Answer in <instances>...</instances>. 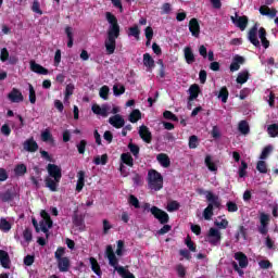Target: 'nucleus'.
Here are the masks:
<instances>
[{
  "label": "nucleus",
  "instance_id": "obj_48",
  "mask_svg": "<svg viewBox=\"0 0 278 278\" xmlns=\"http://www.w3.org/2000/svg\"><path fill=\"white\" fill-rule=\"evenodd\" d=\"M128 36H132L134 38H136V40H140V28L138 27V25L129 28Z\"/></svg>",
  "mask_w": 278,
  "mask_h": 278
},
{
  "label": "nucleus",
  "instance_id": "obj_63",
  "mask_svg": "<svg viewBox=\"0 0 278 278\" xmlns=\"http://www.w3.org/2000/svg\"><path fill=\"white\" fill-rule=\"evenodd\" d=\"M176 273L180 278L186 277V267L182 264L176 265Z\"/></svg>",
  "mask_w": 278,
  "mask_h": 278
},
{
  "label": "nucleus",
  "instance_id": "obj_39",
  "mask_svg": "<svg viewBox=\"0 0 278 278\" xmlns=\"http://www.w3.org/2000/svg\"><path fill=\"white\" fill-rule=\"evenodd\" d=\"M14 173L17 175V177H23V175L27 173V166L25 164H18L15 166Z\"/></svg>",
  "mask_w": 278,
  "mask_h": 278
},
{
  "label": "nucleus",
  "instance_id": "obj_27",
  "mask_svg": "<svg viewBox=\"0 0 278 278\" xmlns=\"http://www.w3.org/2000/svg\"><path fill=\"white\" fill-rule=\"evenodd\" d=\"M46 188H49L51 192H58V186L60 185V181H56L55 178L46 177Z\"/></svg>",
  "mask_w": 278,
  "mask_h": 278
},
{
  "label": "nucleus",
  "instance_id": "obj_11",
  "mask_svg": "<svg viewBox=\"0 0 278 278\" xmlns=\"http://www.w3.org/2000/svg\"><path fill=\"white\" fill-rule=\"evenodd\" d=\"M189 31L191 33V36L199 38L201 34V25L199 24V20H197V17L189 21Z\"/></svg>",
  "mask_w": 278,
  "mask_h": 278
},
{
  "label": "nucleus",
  "instance_id": "obj_16",
  "mask_svg": "<svg viewBox=\"0 0 278 278\" xmlns=\"http://www.w3.org/2000/svg\"><path fill=\"white\" fill-rule=\"evenodd\" d=\"M244 56H241L239 54L235 55L230 64V73H236V71H240V66L244 64Z\"/></svg>",
  "mask_w": 278,
  "mask_h": 278
},
{
  "label": "nucleus",
  "instance_id": "obj_45",
  "mask_svg": "<svg viewBox=\"0 0 278 278\" xmlns=\"http://www.w3.org/2000/svg\"><path fill=\"white\" fill-rule=\"evenodd\" d=\"M65 34H66L67 39H68L67 47H68V49H73V28L71 26H67L65 28Z\"/></svg>",
  "mask_w": 278,
  "mask_h": 278
},
{
  "label": "nucleus",
  "instance_id": "obj_58",
  "mask_svg": "<svg viewBox=\"0 0 278 278\" xmlns=\"http://www.w3.org/2000/svg\"><path fill=\"white\" fill-rule=\"evenodd\" d=\"M179 207H180L179 202L172 201L167 204V212H177Z\"/></svg>",
  "mask_w": 278,
  "mask_h": 278
},
{
  "label": "nucleus",
  "instance_id": "obj_36",
  "mask_svg": "<svg viewBox=\"0 0 278 278\" xmlns=\"http://www.w3.org/2000/svg\"><path fill=\"white\" fill-rule=\"evenodd\" d=\"M10 229H12V224H10V222H8V219H5V218H1L0 219V231L8 233V231H10Z\"/></svg>",
  "mask_w": 278,
  "mask_h": 278
},
{
  "label": "nucleus",
  "instance_id": "obj_12",
  "mask_svg": "<svg viewBox=\"0 0 278 278\" xmlns=\"http://www.w3.org/2000/svg\"><path fill=\"white\" fill-rule=\"evenodd\" d=\"M110 125L112 127H115V129H122V127H125V118L121 114H115L109 118Z\"/></svg>",
  "mask_w": 278,
  "mask_h": 278
},
{
  "label": "nucleus",
  "instance_id": "obj_35",
  "mask_svg": "<svg viewBox=\"0 0 278 278\" xmlns=\"http://www.w3.org/2000/svg\"><path fill=\"white\" fill-rule=\"evenodd\" d=\"M249 71L240 72L237 76V84H247L249 81Z\"/></svg>",
  "mask_w": 278,
  "mask_h": 278
},
{
  "label": "nucleus",
  "instance_id": "obj_22",
  "mask_svg": "<svg viewBox=\"0 0 278 278\" xmlns=\"http://www.w3.org/2000/svg\"><path fill=\"white\" fill-rule=\"evenodd\" d=\"M156 160L163 168H168L170 166V157H168V154L166 153L157 154Z\"/></svg>",
  "mask_w": 278,
  "mask_h": 278
},
{
  "label": "nucleus",
  "instance_id": "obj_43",
  "mask_svg": "<svg viewBox=\"0 0 278 278\" xmlns=\"http://www.w3.org/2000/svg\"><path fill=\"white\" fill-rule=\"evenodd\" d=\"M96 166L102 165L105 166L108 164V154H102L101 156H96L93 160Z\"/></svg>",
  "mask_w": 278,
  "mask_h": 278
},
{
  "label": "nucleus",
  "instance_id": "obj_6",
  "mask_svg": "<svg viewBox=\"0 0 278 278\" xmlns=\"http://www.w3.org/2000/svg\"><path fill=\"white\" fill-rule=\"evenodd\" d=\"M206 201L207 205H211L213 210H220V206L223 205V200L217 194H214L212 191H206Z\"/></svg>",
  "mask_w": 278,
  "mask_h": 278
},
{
  "label": "nucleus",
  "instance_id": "obj_25",
  "mask_svg": "<svg viewBox=\"0 0 278 278\" xmlns=\"http://www.w3.org/2000/svg\"><path fill=\"white\" fill-rule=\"evenodd\" d=\"M15 197L16 194L14 193V191L10 189L0 193V199L2 203H10V201H14Z\"/></svg>",
  "mask_w": 278,
  "mask_h": 278
},
{
  "label": "nucleus",
  "instance_id": "obj_2",
  "mask_svg": "<svg viewBox=\"0 0 278 278\" xmlns=\"http://www.w3.org/2000/svg\"><path fill=\"white\" fill-rule=\"evenodd\" d=\"M105 253H106V257L109 260L110 266H113V268H115L119 277L136 278V276H134V274H131V271H129L128 269H125V267L123 266L118 267V258L116 257V254L114 253V249H112V245L106 247Z\"/></svg>",
  "mask_w": 278,
  "mask_h": 278
},
{
  "label": "nucleus",
  "instance_id": "obj_64",
  "mask_svg": "<svg viewBox=\"0 0 278 278\" xmlns=\"http://www.w3.org/2000/svg\"><path fill=\"white\" fill-rule=\"evenodd\" d=\"M226 207L230 213L238 212V204L233 201H228L226 203Z\"/></svg>",
  "mask_w": 278,
  "mask_h": 278
},
{
  "label": "nucleus",
  "instance_id": "obj_50",
  "mask_svg": "<svg viewBox=\"0 0 278 278\" xmlns=\"http://www.w3.org/2000/svg\"><path fill=\"white\" fill-rule=\"evenodd\" d=\"M256 170H258V173H262L263 175H266V173H268V166L266 165V162L258 161L256 164Z\"/></svg>",
  "mask_w": 278,
  "mask_h": 278
},
{
  "label": "nucleus",
  "instance_id": "obj_52",
  "mask_svg": "<svg viewBox=\"0 0 278 278\" xmlns=\"http://www.w3.org/2000/svg\"><path fill=\"white\" fill-rule=\"evenodd\" d=\"M73 225L75 227H79V228L84 227V218L80 215H78V214H74V216H73Z\"/></svg>",
  "mask_w": 278,
  "mask_h": 278
},
{
  "label": "nucleus",
  "instance_id": "obj_42",
  "mask_svg": "<svg viewBox=\"0 0 278 278\" xmlns=\"http://www.w3.org/2000/svg\"><path fill=\"white\" fill-rule=\"evenodd\" d=\"M267 132L270 136V138H277V136H278V124H270L267 127Z\"/></svg>",
  "mask_w": 278,
  "mask_h": 278
},
{
  "label": "nucleus",
  "instance_id": "obj_9",
  "mask_svg": "<svg viewBox=\"0 0 278 278\" xmlns=\"http://www.w3.org/2000/svg\"><path fill=\"white\" fill-rule=\"evenodd\" d=\"M139 136L147 144H151L153 141V134H151V130H149V127L146 125L139 127Z\"/></svg>",
  "mask_w": 278,
  "mask_h": 278
},
{
  "label": "nucleus",
  "instance_id": "obj_57",
  "mask_svg": "<svg viewBox=\"0 0 278 278\" xmlns=\"http://www.w3.org/2000/svg\"><path fill=\"white\" fill-rule=\"evenodd\" d=\"M73 92H75V85L68 84L65 87V99H70V97H73Z\"/></svg>",
  "mask_w": 278,
  "mask_h": 278
},
{
  "label": "nucleus",
  "instance_id": "obj_17",
  "mask_svg": "<svg viewBox=\"0 0 278 278\" xmlns=\"http://www.w3.org/2000/svg\"><path fill=\"white\" fill-rule=\"evenodd\" d=\"M56 262L60 273H68V270H71V260L68 257L63 256V258H60Z\"/></svg>",
  "mask_w": 278,
  "mask_h": 278
},
{
  "label": "nucleus",
  "instance_id": "obj_26",
  "mask_svg": "<svg viewBox=\"0 0 278 278\" xmlns=\"http://www.w3.org/2000/svg\"><path fill=\"white\" fill-rule=\"evenodd\" d=\"M143 65L148 68V71H152V68H155V60H153V56H151V54H143Z\"/></svg>",
  "mask_w": 278,
  "mask_h": 278
},
{
  "label": "nucleus",
  "instance_id": "obj_14",
  "mask_svg": "<svg viewBox=\"0 0 278 278\" xmlns=\"http://www.w3.org/2000/svg\"><path fill=\"white\" fill-rule=\"evenodd\" d=\"M8 99L11 101V103H22L24 100L23 93L16 88H13L11 92H9Z\"/></svg>",
  "mask_w": 278,
  "mask_h": 278
},
{
  "label": "nucleus",
  "instance_id": "obj_24",
  "mask_svg": "<svg viewBox=\"0 0 278 278\" xmlns=\"http://www.w3.org/2000/svg\"><path fill=\"white\" fill-rule=\"evenodd\" d=\"M39 227L43 233H49V229L53 227V219H51V217H48V219L39 222Z\"/></svg>",
  "mask_w": 278,
  "mask_h": 278
},
{
  "label": "nucleus",
  "instance_id": "obj_4",
  "mask_svg": "<svg viewBox=\"0 0 278 278\" xmlns=\"http://www.w3.org/2000/svg\"><path fill=\"white\" fill-rule=\"evenodd\" d=\"M143 212H151L152 216L159 220L161 225H166L168 220H170V216H168V213L166 211H163L162 208L157 206H152L150 203H144L142 205Z\"/></svg>",
  "mask_w": 278,
  "mask_h": 278
},
{
  "label": "nucleus",
  "instance_id": "obj_23",
  "mask_svg": "<svg viewBox=\"0 0 278 278\" xmlns=\"http://www.w3.org/2000/svg\"><path fill=\"white\" fill-rule=\"evenodd\" d=\"M34 170L36 176H30V181L33 186H35L36 188H40V181H42V178L40 177L41 175L40 168L38 166H35Z\"/></svg>",
  "mask_w": 278,
  "mask_h": 278
},
{
  "label": "nucleus",
  "instance_id": "obj_55",
  "mask_svg": "<svg viewBox=\"0 0 278 278\" xmlns=\"http://www.w3.org/2000/svg\"><path fill=\"white\" fill-rule=\"evenodd\" d=\"M64 253H66V248L59 247L54 252V257L56 261L64 260Z\"/></svg>",
  "mask_w": 278,
  "mask_h": 278
},
{
  "label": "nucleus",
  "instance_id": "obj_49",
  "mask_svg": "<svg viewBox=\"0 0 278 278\" xmlns=\"http://www.w3.org/2000/svg\"><path fill=\"white\" fill-rule=\"evenodd\" d=\"M163 117L166 119V121H173L174 123H179V117H177V115H175L173 112L170 111H165L163 113Z\"/></svg>",
  "mask_w": 278,
  "mask_h": 278
},
{
  "label": "nucleus",
  "instance_id": "obj_19",
  "mask_svg": "<svg viewBox=\"0 0 278 278\" xmlns=\"http://www.w3.org/2000/svg\"><path fill=\"white\" fill-rule=\"evenodd\" d=\"M189 98L188 101H194L199 99V94H201V87L198 84H193L189 87Z\"/></svg>",
  "mask_w": 278,
  "mask_h": 278
},
{
  "label": "nucleus",
  "instance_id": "obj_1",
  "mask_svg": "<svg viewBox=\"0 0 278 278\" xmlns=\"http://www.w3.org/2000/svg\"><path fill=\"white\" fill-rule=\"evenodd\" d=\"M105 18L110 26L106 30L104 47L106 55H113L114 51H116V39L121 36V25L118 24V18L112 12H106Z\"/></svg>",
  "mask_w": 278,
  "mask_h": 278
},
{
  "label": "nucleus",
  "instance_id": "obj_18",
  "mask_svg": "<svg viewBox=\"0 0 278 278\" xmlns=\"http://www.w3.org/2000/svg\"><path fill=\"white\" fill-rule=\"evenodd\" d=\"M30 71H33V73H37V75H49V70L36 63V61H30Z\"/></svg>",
  "mask_w": 278,
  "mask_h": 278
},
{
  "label": "nucleus",
  "instance_id": "obj_3",
  "mask_svg": "<svg viewBox=\"0 0 278 278\" xmlns=\"http://www.w3.org/2000/svg\"><path fill=\"white\" fill-rule=\"evenodd\" d=\"M148 186L150 190L159 192L164 188V176L155 169H149L148 172Z\"/></svg>",
  "mask_w": 278,
  "mask_h": 278
},
{
  "label": "nucleus",
  "instance_id": "obj_28",
  "mask_svg": "<svg viewBox=\"0 0 278 278\" xmlns=\"http://www.w3.org/2000/svg\"><path fill=\"white\" fill-rule=\"evenodd\" d=\"M204 164H205L206 168H208V170H211V173H217L218 172V166L216 165V163H214L212 161V155L207 154L205 156Z\"/></svg>",
  "mask_w": 278,
  "mask_h": 278
},
{
  "label": "nucleus",
  "instance_id": "obj_37",
  "mask_svg": "<svg viewBox=\"0 0 278 278\" xmlns=\"http://www.w3.org/2000/svg\"><path fill=\"white\" fill-rule=\"evenodd\" d=\"M218 99H222V103H227V100L229 99V90L226 87L220 88Z\"/></svg>",
  "mask_w": 278,
  "mask_h": 278
},
{
  "label": "nucleus",
  "instance_id": "obj_51",
  "mask_svg": "<svg viewBox=\"0 0 278 278\" xmlns=\"http://www.w3.org/2000/svg\"><path fill=\"white\" fill-rule=\"evenodd\" d=\"M41 140L42 142H53V135H51L50 129H46L43 132H41Z\"/></svg>",
  "mask_w": 278,
  "mask_h": 278
},
{
  "label": "nucleus",
  "instance_id": "obj_59",
  "mask_svg": "<svg viewBox=\"0 0 278 278\" xmlns=\"http://www.w3.org/2000/svg\"><path fill=\"white\" fill-rule=\"evenodd\" d=\"M23 238H24L25 242H31V240L34 238V235L31 233V229L26 228L23 231Z\"/></svg>",
  "mask_w": 278,
  "mask_h": 278
},
{
  "label": "nucleus",
  "instance_id": "obj_40",
  "mask_svg": "<svg viewBox=\"0 0 278 278\" xmlns=\"http://www.w3.org/2000/svg\"><path fill=\"white\" fill-rule=\"evenodd\" d=\"M212 216H214V208L212 205H207L203 211V218L204 220H212Z\"/></svg>",
  "mask_w": 278,
  "mask_h": 278
},
{
  "label": "nucleus",
  "instance_id": "obj_54",
  "mask_svg": "<svg viewBox=\"0 0 278 278\" xmlns=\"http://www.w3.org/2000/svg\"><path fill=\"white\" fill-rule=\"evenodd\" d=\"M199 147V137L197 135L189 137V149H197Z\"/></svg>",
  "mask_w": 278,
  "mask_h": 278
},
{
  "label": "nucleus",
  "instance_id": "obj_29",
  "mask_svg": "<svg viewBox=\"0 0 278 278\" xmlns=\"http://www.w3.org/2000/svg\"><path fill=\"white\" fill-rule=\"evenodd\" d=\"M0 263L2 268H10V254L4 250H0Z\"/></svg>",
  "mask_w": 278,
  "mask_h": 278
},
{
  "label": "nucleus",
  "instance_id": "obj_47",
  "mask_svg": "<svg viewBox=\"0 0 278 278\" xmlns=\"http://www.w3.org/2000/svg\"><path fill=\"white\" fill-rule=\"evenodd\" d=\"M185 244L188 247L189 251H191L192 253H197V245L194 244V241L190 236H187Z\"/></svg>",
  "mask_w": 278,
  "mask_h": 278
},
{
  "label": "nucleus",
  "instance_id": "obj_38",
  "mask_svg": "<svg viewBox=\"0 0 278 278\" xmlns=\"http://www.w3.org/2000/svg\"><path fill=\"white\" fill-rule=\"evenodd\" d=\"M128 149L130 153H132L134 157L138 159L140 155V147L138 144H135L134 142L128 143Z\"/></svg>",
  "mask_w": 278,
  "mask_h": 278
},
{
  "label": "nucleus",
  "instance_id": "obj_13",
  "mask_svg": "<svg viewBox=\"0 0 278 278\" xmlns=\"http://www.w3.org/2000/svg\"><path fill=\"white\" fill-rule=\"evenodd\" d=\"M91 110L93 114H97L98 116H103V118H106L108 112H110V105L102 104V106H100L99 104H93L91 106Z\"/></svg>",
  "mask_w": 278,
  "mask_h": 278
},
{
  "label": "nucleus",
  "instance_id": "obj_62",
  "mask_svg": "<svg viewBox=\"0 0 278 278\" xmlns=\"http://www.w3.org/2000/svg\"><path fill=\"white\" fill-rule=\"evenodd\" d=\"M0 60L2 62H8V60H10V52L8 51V48H2L1 49Z\"/></svg>",
  "mask_w": 278,
  "mask_h": 278
},
{
  "label": "nucleus",
  "instance_id": "obj_5",
  "mask_svg": "<svg viewBox=\"0 0 278 278\" xmlns=\"http://www.w3.org/2000/svg\"><path fill=\"white\" fill-rule=\"evenodd\" d=\"M220 240H223V235L220 233V230L217 228H210L205 241L211 244V247H218L220 244Z\"/></svg>",
  "mask_w": 278,
  "mask_h": 278
},
{
  "label": "nucleus",
  "instance_id": "obj_33",
  "mask_svg": "<svg viewBox=\"0 0 278 278\" xmlns=\"http://www.w3.org/2000/svg\"><path fill=\"white\" fill-rule=\"evenodd\" d=\"M89 262L91 264V270H93L94 274L98 275V277H101V266L99 265V262H97V258L90 257Z\"/></svg>",
  "mask_w": 278,
  "mask_h": 278
},
{
  "label": "nucleus",
  "instance_id": "obj_34",
  "mask_svg": "<svg viewBox=\"0 0 278 278\" xmlns=\"http://www.w3.org/2000/svg\"><path fill=\"white\" fill-rule=\"evenodd\" d=\"M140 118H142V113L140 112V110L135 109L129 114L128 121H130L131 123H138Z\"/></svg>",
  "mask_w": 278,
  "mask_h": 278
},
{
  "label": "nucleus",
  "instance_id": "obj_56",
  "mask_svg": "<svg viewBox=\"0 0 278 278\" xmlns=\"http://www.w3.org/2000/svg\"><path fill=\"white\" fill-rule=\"evenodd\" d=\"M247 168H249V164L244 161H241V166L239 167V177H247Z\"/></svg>",
  "mask_w": 278,
  "mask_h": 278
},
{
  "label": "nucleus",
  "instance_id": "obj_32",
  "mask_svg": "<svg viewBox=\"0 0 278 278\" xmlns=\"http://www.w3.org/2000/svg\"><path fill=\"white\" fill-rule=\"evenodd\" d=\"M238 130L240 131V134H242L243 136H247L250 134L251 131V127H249V122L248 121H241L238 125Z\"/></svg>",
  "mask_w": 278,
  "mask_h": 278
},
{
  "label": "nucleus",
  "instance_id": "obj_21",
  "mask_svg": "<svg viewBox=\"0 0 278 278\" xmlns=\"http://www.w3.org/2000/svg\"><path fill=\"white\" fill-rule=\"evenodd\" d=\"M77 177L76 192H81L84 190V186H86V172L79 170Z\"/></svg>",
  "mask_w": 278,
  "mask_h": 278
},
{
  "label": "nucleus",
  "instance_id": "obj_20",
  "mask_svg": "<svg viewBox=\"0 0 278 278\" xmlns=\"http://www.w3.org/2000/svg\"><path fill=\"white\" fill-rule=\"evenodd\" d=\"M235 260L239 262L240 268H247V266H249V257H247V254L243 252L235 253Z\"/></svg>",
  "mask_w": 278,
  "mask_h": 278
},
{
  "label": "nucleus",
  "instance_id": "obj_61",
  "mask_svg": "<svg viewBox=\"0 0 278 278\" xmlns=\"http://www.w3.org/2000/svg\"><path fill=\"white\" fill-rule=\"evenodd\" d=\"M113 93L115 97H121V94H125V86L121 85L118 88V86L114 85Z\"/></svg>",
  "mask_w": 278,
  "mask_h": 278
},
{
  "label": "nucleus",
  "instance_id": "obj_8",
  "mask_svg": "<svg viewBox=\"0 0 278 278\" xmlns=\"http://www.w3.org/2000/svg\"><path fill=\"white\" fill-rule=\"evenodd\" d=\"M248 40L251 42V45H253L257 49H260V47H262V45L260 43V39H257V24H254L250 28V30L248 33Z\"/></svg>",
  "mask_w": 278,
  "mask_h": 278
},
{
  "label": "nucleus",
  "instance_id": "obj_41",
  "mask_svg": "<svg viewBox=\"0 0 278 278\" xmlns=\"http://www.w3.org/2000/svg\"><path fill=\"white\" fill-rule=\"evenodd\" d=\"M86 147H88V141H86V139H81L79 143L76 144L79 155H84V153H86Z\"/></svg>",
  "mask_w": 278,
  "mask_h": 278
},
{
  "label": "nucleus",
  "instance_id": "obj_31",
  "mask_svg": "<svg viewBox=\"0 0 278 278\" xmlns=\"http://www.w3.org/2000/svg\"><path fill=\"white\" fill-rule=\"evenodd\" d=\"M121 160H122L123 164H126V166H129L130 168H134V156H131L129 154V152L122 153Z\"/></svg>",
  "mask_w": 278,
  "mask_h": 278
},
{
  "label": "nucleus",
  "instance_id": "obj_53",
  "mask_svg": "<svg viewBox=\"0 0 278 278\" xmlns=\"http://www.w3.org/2000/svg\"><path fill=\"white\" fill-rule=\"evenodd\" d=\"M270 153H273V146L265 147L260 155V160H266Z\"/></svg>",
  "mask_w": 278,
  "mask_h": 278
},
{
  "label": "nucleus",
  "instance_id": "obj_60",
  "mask_svg": "<svg viewBox=\"0 0 278 278\" xmlns=\"http://www.w3.org/2000/svg\"><path fill=\"white\" fill-rule=\"evenodd\" d=\"M31 11L35 12V14L42 16V10L40 9V2H38V0L33 2Z\"/></svg>",
  "mask_w": 278,
  "mask_h": 278
},
{
  "label": "nucleus",
  "instance_id": "obj_10",
  "mask_svg": "<svg viewBox=\"0 0 278 278\" xmlns=\"http://www.w3.org/2000/svg\"><path fill=\"white\" fill-rule=\"evenodd\" d=\"M48 175H50L55 181H61L62 179V168L55 164H48L47 166Z\"/></svg>",
  "mask_w": 278,
  "mask_h": 278
},
{
  "label": "nucleus",
  "instance_id": "obj_7",
  "mask_svg": "<svg viewBox=\"0 0 278 278\" xmlns=\"http://www.w3.org/2000/svg\"><path fill=\"white\" fill-rule=\"evenodd\" d=\"M230 20L241 31H244L249 25V17L247 15L239 16L236 13V16H231Z\"/></svg>",
  "mask_w": 278,
  "mask_h": 278
},
{
  "label": "nucleus",
  "instance_id": "obj_46",
  "mask_svg": "<svg viewBox=\"0 0 278 278\" xmlns=\"http://www.w3.org/2000/svg\"><path fill=\"white\" fill-rule=\"evenodd\" d=\"M99 94H100V98L103 99L104 101H108L109 97H110V87L108 86H102L100 88V91H99Z\"/></svg>",
  "mask_w": 278,
  "mask_h": 278
},
{
  "label": "nucleus",
  "instance_id": "obj_15",
  "mask_svg": "<svg viewBox=\"0 0 278 278\" xmlns=\"http://www.w3.org/2000/svg\"><path fill=\"white\" fill-rule=\"evenodd\" d=\"M23 147L24 151H27L28 153H36V151H38V142L34 140V137L24 141Z\"/></svg>",
  "mask_w": 278,
  "mask_h": 278
},
{
  "label": "nucleus",
  "instance_id": "obj_44",
  "mask_svg": "<svg viewBox=\"0 0 278 278\" xmlns=\"http://www.w3.org/2000/svg\"><path fill=\"white\" fill-rule=\"evenodd\" d=\"M129 205H132L135 210H140V200L134 194H130L128 198Z\"/></svg>",
  "mask_w": 278,
  "mask_h": 278
},
{
  "label": "nucleus",
  "instance_id": "obj_30",
  "mask_svg": "<svg viewBox=\"0 0 278 278\" xmlns=\"http://www.w3.org/2000/svg\"><path fill=\"white\" fill-rule=\"evenodd\" d=\"M184 53H185V60L187 64H194L195 58H194V52H192V48L186 47L184 49Z\"/></svg>",
  "mask_w": 278,
  "mask_h": 278
}]
</instances>
